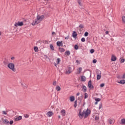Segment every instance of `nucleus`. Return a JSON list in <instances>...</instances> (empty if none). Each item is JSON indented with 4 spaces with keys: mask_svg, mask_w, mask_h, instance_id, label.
I'll list each match as a JSON object with an SVG mask.
<instances>
[{
    "mask_svg": "<svg viewBox=\"0 0 125 125\" xmlns=\"http://www.w3.org/2000/svg\"><path fill=\"white\" fill-rule=\"evenodd\" d=\"M90 114V110H89L88 108L87 109V110H83V113H82V109H80L78 114V116L80 119H82L83 118V116L84 115V119L86 118H87L88 117V115Z\"/></svg>",
    "mask_w": 125,
    "mask_h": 125,
    "instance_id": "f257e3e1",
    "label": "nucleus"
},
{
    "mask_svg": "<svg viewBox=\"0 0 125 125\" xmlns=\"http://www.w3.org/2000/svg\"><path fill=\"white\" fill-rule=\"evenodd\" d=\"M8 68L13 71V72H16V69H15V65L13 63H9L7 65Z\"/></svg>",
    "mask_w": 125,
    "mask_h": 125,
    "instance_id": "f03ea898",
    "label": "nucleus"
},
{
    "mask_svg": "<svg viewBox=\"0 0 125 125\" xmlns=\"http://www.w3.org/2000/svg\"><path fill=\"white\" fill-rule=\"evenodd\" d=\"M101 79V71L99 70H97V80L99 81Z\"/></svg>",
    "mask_w": 125,
    "mask_h": 125,
    "instance_id": "7ed1b4c3",
    "label": "nucleus"
},
{
    "mask_svg": "<svg viewBox=\"0 0 125 125\" xmlns=\"http://www.w3.org/2000/svg\"><path fill=\"white\" fill-rule=\"evenodd\" d=\"M88 86L89 88H90V89H92V88H94V86H93V85H92V83H91V80H90L88 82Z\"/></svg>",
    "mask_w": 125,
    "mask_h": 125,
    "instance_id": "20e7f679",
    "label": "nucleus"
},
{
    "mask_svg": "<svg viewBox=\"0 0 125 125\" xmlns=\"http://www.w3.org/2000/svg\"><path fill=\"white\" fill-rule=\"evenodd\" d=\"M39 23H40V21H39V20H38V18H37V19L32 22V25L33 26H35V25H36V24H39Z\"/></svg>",
    "mask_w": 125,
    "mask_h": 125,
    "instance_id": "39448f33",
    "label": "nucleus"
},
{
    "mask_svg": "<svg viewBox=\"0 0 125 125\" xmlns=\"http://www.w3.org/2000/svg\"><path fill=\"white\" fill-rule=\"evenodd\" d=\"M23 21H18V23L15 24V27H18L19 26H23Z\"/></svg>",
    "mask_w": 125,
    "mask_h": 125,
    "instance_id": "423d86ee",
    "label": "nucleus"
},
{
    "mask_svg": "<svg viewBox=\"0 0 125 125\" xmlns=\"http://www.w3.org/2000/svg\"><path fill=\"white\" fill-rule=\"evenodd\" d=\"M71 70H72V68L70 67H68L66 71V74H67V75L71 74V73H72V71Z\"/></svg>",
    "mask_w": 125,
    "mask_h": 125,
    "instance_id": "0eeeda50",
    "label": "nucleus"
},
{
    "mask_svg": "<svg viewBox=\"0 0 125 125\" xmlns=\"http://www.w3.org/2000/svg\"><path fill=\"white\" fill-rule=\"evenodd\" d=\"M57 45L58 46H63V42L62 41H58L57 42Z\"/></svg>",
    "mask_w": 125,
    "mask_h": 125,
    "instance_id": "6e6552de",
    "label": "nucleus"
},
{
    "mask_svg": "<svg viewBox=\"0 0 125 125\" xmlns=\"http://www.w3.org/2000/svg\"><path fill=\"white\" fill-rule=\"evenodd\" d=\"M37 18V20L42 21V19H43V18H44V16H43V15H42L41 16H38Z\"/></svg>",
    "mask_w": 125,
    "mask_h": 125,
    "instance_id": "1a4fd4ad",
    "label": "nucleus"
},
{
    "mask_svg": "<svg viewBox=\"0 0 125 125\" xmlns=\"http://www.w3.org/2000/svg\"><path fill=\"white\" fill-rule=\"evenodd\" d=\"M47 115L49 117H52L53 116V112L52 111H49L47 113Z\"/></svg>",
    "mask_w": 125,
    "mask_h": 125,
    "instance_id": "9d476101",
    "label": "nucleus"
},
{
    "mask_svg": "<svg viewBox=\"0 0 125 125\" xmlns=\"http://www.w3.org/2000/svg\"><path fill=\"white\" fill-rule=\"evenodd\" d=\"M61 113L62 115V116H63V117H65V115H66V111L65 110V109H62L61 111Z\"/></svg>",
    "mask_w": 125,
    "mask_h": 125,
    "instance_id": "9b49d317",
    "label": "nucleus"
},
{
    "mask_svg": "<svg viewBox=\"0 0 125 125\" xmlns=\"http://www.w3.org/2000/svg\"><path fill=\"white\" fill-rule=\"evenodd\" d=\"M2 121L4 124H5V125H7V124L9 123L7 119H3V118H2Z\"/></svg>",
    "mask_w": 125,
    "mask_h": 125,
    "instance_id": "f8f14e48",
    "label": "nucleus"
},
{
    "mask_svg": "<svg viewBox=\"0 0 125 125\" xmlns=\"http://www.w3.org/2000/svg\"><path fill=\"white\" fill-rule=\"evenodd\" d=\"M77 36H78V34H77V32L76 31H73L72 33L73 38L76 39V38H77Z\"/></svg>",
    "mask_w": 125,
    "mask_h": 125,
    "instance_id": "ddd939ff",
    "label": "nucleus"
},
{
    "mask_svg": "<svg viewBox=\"0 0 125 125\" xmlns=\"http://www.w3.org/2000/svg\"><path fill=\"white\" fill-rule=\"evenodd\" d=\"M22 120V116H20L18 117H16V118H15V121L16 122H18V121H20Z\"/></svg>",
    "mask_w": 125,
    "mask_h": 125,
    "instance_id": "4468645a",
    "label": "nucleus"
},
{
    "mask_svg": "<svg viewBox=\"0 0 125 125\" xmlns=\"http://www.w3.org/2000/svg\"><path fill=\"white\" fill-rule=\"evenodd\" d=\"M81 79L82 82H85V81H86V78H85V76H82L81 77Z\"/></svg>",
    "mask_w": 125,
    "mask_h": 125,
    "instance_id": "2eb2a0df",
    "label": "nucleus"
},
{
    "mask_svg": "<svg viewBox=\"0 0 125 125\" xmlns=\"http://www.w3.org/2000/svg\"><path fill=\"white\" fill-rule=\"evenodd\" d=\"M111 60V61H116L117 60V57L114 55H112Z\"/></svg>",
    "mask_w": 125,
    "mask_h": 125,
    "instance_id": "dca6fc26",
    "label": "nucleus"
},
{
    "mask_svg": "<svg viewBox=\"0 0 125 125\" xmlns=\"http://www.w3.org/2000/svg\"><path fill=\"white\" fill-rule=\"evenodd\" d=\"M69 99L71 102H74V101H75V97L74 96H71L70 97Z\"/></svg>",
    "mask_w": 125,
    "mask_h": 125,
    "instance_id": "f3484780",
    "label": "nucleus"
},
{
    "mask_svg": "<svg viewBox=\"0 0 125 125\" xmlns=\"http://www.w3.org/2000/svg\"><path fill=\"white\" fill-rule=\"evenodd\" d=\"M81 90H83V92H86V86L83 85L82 86V89Z\"/></svg>",
    "mask_w": 125,
    "mask_h": 125,
    "instance_id": "a211bd4d",
    "label": "nucleus"
},
{
    "mask_svg": "<svg viewBox=\"0 0 125 125\" xmlns=\"http://www.w3.org/2000/svg\"><path fill=\"white\" fill-rule=\"evenodd\" d=\"M118 83H120L121 84H125V80H122L120 82H118Z\"/></svg>",
    "mask_w": 125,
    "mask_h": 125,
    "instance_id": "6ab92c4d",
    "label": "nucleus"
},
{
    "mask_svg": "<svg viewBox=\"0 0 125 125\" xmlns=\"http://www.w3.org/2000/svg\"><path fill=\"white\" fill-rule=\"evenodd\" d=\"M22 87L24 89H27V87H28V85H27L26 84H23L21 83Z\"/></svg>",
    "mask_w": 125,
    "mask_h": 125,
    "instance_id": "aec40b11",
    "label": "nucleus"
},
{
    "mask_svg": "<svg viewBox=\"0 0 125 125\" xmlns=\"http://www.w3.org/2000/svg\"><path fill=\"white\" fill-rule=\"evenodd\" d=\"M59 50H60V52H65V49L63 48H59Z\"/></svg>",
    "mask_w": 125,
    "mask_h": 125,
    "instance_id": "412c9836",
    "label": "nucleus"
},
{
    "mask_svg": "<svg viewBox=\"0 0 125 125\" xmlns=\"http://www.w3.org/2000/svg\"><path fill=\"white\" fill-rule=\"evenodd\" d=\"M56 89L57 91H60L61 90V87L59 86H57L56 87Z\"/></svg>",
    "mask_w": 125,
    "mask_h": 125,
    "instance_id": "4be33fe9",
    "label": "nucleus"
},
{
    "mask_svg": "<svg viewBox=\"0 0 125 125\" xmlns=\"http://www.w3.org/2000/svg\"><path fill=\"white\" fill-rule=\"evenodd\" d=\"M121 125H125V119L123 118L121 119Z\"/></svg>",
    "mask_w": 125,
    "mask_h": 125,
    "instance_id": "5701e85b",
    "label": "nucleus"
},
{
    "mask_svg": "<svg viewBox=\"0 0 125 125\" xmlns=\"http://www.w3.org/2000/svg\"><path fill=\"white\" fill-rule=\"evenodd\" d=\"M64 54L66 55V54L69 56V55H70L71 54V52H70L69 51H66L65 53Z\"/></svg>",
    "mask_w": 125,
    "mask_h": 125,
    "instance_id": "b1692460",
    "label": "nucleus"
},
{
    "mask_svg": "<svg viewBox=\"0 0 125 125\" xmlns=\"http://www.w3.org/2000/svg\"><path fill=\"white\" fill-rule=\"evenodd\" d=\"M50 48L51 50H54V46H53V45L52 44H51L50 45Z\"/></svg>",
    "mask_w": 125,
    "mask_h": 125,
    "instance_id": "393cba45",
    "label": "nucleus"
},
{
    "mask_svg": "<svg viewBox=\"0 0 125 125\" xmlns=\"http://www.w3.org/2000/svg\"><path fill=\"white\" fill-rule=\"evenodd\" d=\"M34 50L35 52H38V51H39V48L37 46L34 47Z\"/></svg>",
    "mask_w": 125,
    "mask_h": 125,
    "instance_id": "a878e982",
    "label": "nucleus"
},
{
    "mask_svg": "<svg viewBox=\"0 0 125 125\" xmlns=\"http://www.w3.org/2000/svg\"><path fill=\"white\" fill-rule=\"evenodd\" d=\"M82 71H83V68L82 67H79L78 71L79 74H81V73H82Z\"/></svg>",
    "mask_w": 125,
    "mask_h": 125,
    "instance_id": "bb28decb",
    "label": "nucleus"
},
{
    "mask_svg": "<svg viewBox=\"0 0 125 125\" xmlns=\"http://www.w3.org/2000/svg\"><path fill=\"white\" fill-rule=\"evenodd\" d=\"M74 49H75L76 50H78V49H79V46H78V45H77V44L75 45V46H74Z\"/></svg>",
    "mask_w": 125,
    "mask_h": 125,
    "instance_id": "cd10ccee",
    "label": "nucleus"
},
{
    "mask_svg": "<svg viewBox=\"0 0 125 125\" xmlns=\"http://www.w3.org/2000/svg\"><path fill=\"white\" fill-rule=\"evenodd\" d=\"M87 97H88V94H87V93H84V99H86V98H87Z\"/></svg>",
    "mask_w": 125,
    "mask_h": 125,
    "instance_id": "c85d7f7f",
    "label": "nucleus"
},
{
    "mask_svg": "<svg viewBox=\"0 0 125 125\" xmlns=\"http://www.w3.org/2000/svg\"><path fill=\"white\" fill-rule=\"evenodd\" d=\"M78 4H79L81 6H83V4H82V2H81V0H78Z\"/></svg>",
    "mask_w": 125,
    "mask_h": 125,
    "instance_id": "c756f323",
    "label": "nucleus"
},
{
    "mask_svg": "<svg viewBox=\"0 0 125 125\" xmlns=\"http://www.w3.org/2000/svg\"><path fill=\"white\" fill-rule=\"evenodd\" d=\"M108 123H109V124H110V125H112L113 124V120H112L111 119H109L108 120Z\"/></svg>",
    "mask_w": 125,
    "mask_h": 125,
    "instance_id": "7c9ffc66",
    "label": "nucleus"
},
{
    "mask_svg": "<svg viewBox=\"0 0 125 125\" xmlns=\"http://www.w3.org/2000/svg\"><path fill=\"white\" fill-rule=\"evenodd\" d=\"M78 100H79L80 102L83 100V96H81V97L78 98Z\"/></svg>",
    "mask_w": 125,
    "mask_h": 125,
    "instance_id": "2f4dec72",
    "label": "nucleus"
},
{
    "mask_svg": "<svg viewBox=\"0 0 125 125\" xmlns=\"http://www.w3.org/2000/svg\"><path fill=\"white\" fill-rule=\"evenodd\" d=\"M78 102V101L77 100H76L74 102V107L75 108H76V107H77V103Z\"/></svg>",
    "mask_w": 125,
    "mask_h": 125,
    "instance_id": "473e14b6",
    "label": "nucleus"
},
{
    "mask_svg": "<svg viewBox=\"0 0 125 125\" xmlns=\"http://www.w3.org/2000/svg\"><path fill=\"white\" fill-rule=\"evenodd\" d=\"M122 21L124 22V23H125V17L124 16L122 17Z\"/></svg>",
    "mask_w": 125,
    "mask_h": 125,
    "instance_id": "72a5a7b5",
    "label": "nucleus"
},
{
    "mask_svg": "<svg viewBox=\"0 0 125 125\" xmlns=\"http://www.w3.org/2000/svg\"><path fill=\"white\" fill-rule=\"evenodd\" d=\"M79 28H81V29H83L84 27L83 26V25L82 24H80L79 26Z\"/></svg>",
    "mask_w": 125,
    "mask_h": 125,
    "instance_id": "f704fd0d",
    "label": "nucleus"
},
{
    "mask_svg": "<svg viewBox=\"0 0 125 125\" xmlns=\"http://www.w3.org/2000/svg\"><path fill=\"white\" fill-rule=\"evenodd\" d=\"M81 41L83 42H85V39L84 38H82L81 39Z\"/></svg>",
    "mask_w": 125,
    "mask_h": 125,
    "instance_id": "c9c22d12",
    "label": "nucleus"
},
{
    "mask_svg": "<svg viewBox=\"0 0 125 125\" xmlns=\"http://www.w3.org/2000/svg\"><path fill=\"white\" fill-rule=\"evenodd\" d=\"M101 101V99H99V98H97L95 99V101H97V102H99V101Z\"/></svg>",
    "mask_w": 125,
    "mask_h": 125,
    "instance_id": "e433bc0d",
    "label": "nucleus"
},
{
    "mask_svg": "<svg viewBox=\"0 0 125 125\" xmlns=\"http://www.w3.org/2000/svg\"><path fill=\"white\" fill-rule=\"evenodd\" d=\"M2 114H3V115H7V111H2Z\"/></svg>",
    "mask_w": 125,
    "mask_h": 125,
    "instance_id": "4c0bfd02",
    "label": "nucleus"
},
{
    "mask_svg": "<svg viewBox=\"0 0 125 125\" xmlns=\"http://www.w3.org/2000/svg\"><path fill=\"white\" fill-rule=\"evenodd\" d=\"M84 36V37H87V36H88V32H85Z\"/></svg>",
    "mask_w": 125,
    "mask_h": 125,
    "instance_id": "58836bf2",
    "label": "nucleus"
},
{
    "mask_svg": "<svg viewBox=\"0 0 125 125\" xmlns=\"http://www.w3.org/2000/svg\"><path fill=\"white\" fill-rule=\"evenodd\" d=\"M125 59H121V61H120V62L121 63H124L125 62Z\"/></svg>",
    "mask_w": 125,
    "mask_h": 125,
    "instance_id": "ea45409f",
    "label": "nucleus"
},
{
    "mask_svg": "<svg viewBox=\"0 0 125 125\" xmlns=\"http://www.w3.org/2000/svg\"><path fill=\"white\" fill-rule=\"evenodd\" d=\"M60 61H61L60 59L58 58L57 59V64H59V63H60Z\"/></svg>",
    "mask_w": 125,
    "mask_h": 125,
    "instance_id": "a19ab883",
    "label": "nucleus"
},
{
    "mask_svg": "<svg viewBox=\"0 0 125 125\" xmlns=\"http://www.w3.org/2000/svg\"><path fill=\"white\" fill-rule=\"evenodd\" d=\"M105 85V84L104 83H103L100 84L101 87H104V86Z\"/></svg>",
    "mask_w": 125,
    "mask_h": 125,
    "instance_id": "79ce46f5",
    "label": "nucleus"
},
{
    "mask_svg": "<svg viewBox=\"0 0 125 125\" xmlns=\"http://www.w3.org/2000/svg\"><path fill=\"white\" fill-rule=\"evenodd\" d=\"M96 62H97V60H96V59H94L93 60V63H94V64H95V63H96Z\"/></svg>",
    "mask_w": 125,
    "mask_h": 125,
    "instance_id": "37998d69",
    "label": "nucleus"
},
{
    "mask_svg": "<svg viewBox=\"0 0 125 125\" xmlns=\"http://www.w3.org/2000/svg\"><path fill=\"white\" fill-rule=\"evenodd\" d=\"M103 107L102 103H101L99 105V109H101Z\"/></svg>",
    "mask_w": 125,
    "mask_h": 125,
    "instance_id": "c03bdc74",
    "label": "nucleus"
},
{
    "mask_svg": "<svg viewBox=\"0 0 125 125\" xmlns=\"http://www.w3.org/2000/svg\"><path fill=\"white\" fill-rule=\"evenodd\" d=\"M94 52V49H91L90 50V53H93Z\"/></svg>",
    "mask_w": 125,
    "mask_h": 125,
    "instance_id": "a18cd8bd",
    "label": "nucleus"
},
{
    "mask_svg": "<svg viewBox=\"0 0 125 125\" xmlns=\"http://www.w3.org/2000/svg\"><path fill=\"white\" fill-rule=\"evenodd\" d=\"M24 118H29V115H28V114H25V115H24Z\"/></svg>",
    "mask_w": 125,
    "mask_h": 125,
    "instance_id": "49530a36",
    "label": "nucleus"
},
{
    "mask_svg": "<svg viewBox=\"0 0 125 125\" xmlns=\"http://www.w3.org/2000/svg\"><path fill=\"white\" fill-rule=\"evenodd\" d=\"M9 124H10V125H13V120H11Z\"/></svg>",
    "mask_w": 125,
    "mask_h": 125,
    "instance_id": "de8ad7c7",
    "label": "nucleus"
},
{
    "mask_svg": "<svg viewBox=\"0 0 125 125\" xmlns=\"http://www.w3.org/2000/svg\"><path fill=\"white\" fill-rule=\"evenodd\" d=\"M52 36H56V33H55V32H53L52 33Z\"/></svg>",
    "mask_w": 125,
    "mask_h": 125,
    "instance_id": "09e8293b",
    "label": "nucleus"
},
{
    "mask_svg": "<svg viewBox=\"0 0 125 125\" xmlns=\"http://www.w3.org/2000/svg\"><path fill=\"white\" fill-rule=\"evenodd\" d=\"M76 63H77V64H81L80 61H79L78 60L76 61Z\"/></svg>",
    "mask_w": 125,
    "mask_h": 125,
    "instance_id": "8fccbe9b",
    "label": "nucleus"
},
{
    "mask_svg": "<svg viewBox=\"0 0 125 125\" xmlns=\"http://www.w3.org/2000/svg\"><path fill=\"white\" fill-rule=\"evenodd\" d=\"M96 121H98V120H99V117H96L95 118Z\"/></svg>",
    "mask_w": 125,
    "mask_h": 125,
    "instance_id": "3c124183",
    "label": "nucleus"
},
{
    "mask_svg": "<svg viewBox=\"0 0 125 125\" xmlns=\"http://www.w3.org/2000/svg\"><path fill=\"white\" fill-rule=\"evenodd\" d=\"M53 85H54V86L56 85V81H54V82H53Z\"/></svg>",
    "mask_w": 125,
    "mask_h": 125,
    "instance_id": "603ef678",
    "label": "nucleus"
},
{
    "mask_svg": "<svg viewBox=\"0 0 125 125\" xmlns=\"http://www.w3.org/2000/svg\"><path fill=\"white\" fill-rule=\"evenodd\" d=\"M44 57L45 58V59H49V58L47 57V56L46 55H44Z\"/></svg>",
    "mask_w": 125,
    "mask_h": 125,
    "instance_id": "864d4df0",
    "label": "nucleus"
},
{
    "mask_svg": "<svg viewBox=\"0 0 125 125\" xmlns=\"http://www.w3.org/2000/svg\"><path fill=\"white\" fill-rule=\"evenodd\" d=\"M69 35H68L65 38V40H68L69 39Z\"/></svg>",
    "mask_w": 125,
    "mask_h": 125,
    "instance_id": "5fc2aeb1",
    "label": "nucleus"
},
{
    "mask_svg": "<svg viewBox=\"0 0 125 125\" xmlns=\"http://www.w3.org/2000/svg\"><path fill=\"white\" fill-rule=\"evenodd\" d=\"M122 79H125V73L123 75Z\"/></svg>",
    "mask_w": 125,
    "mask_h": 125,
    "instance_id": "6e6d98bb",
    "label": "nucleus"
},
{
    "mask_svg": "<svg viewBox=\"0 0 125 125\" xmlns=\"http://www.w3.org/2000/svg\"><path fill=\"white\" fill-rule=\"evenodd\" d=\"M105 34L106 35H108V34H109V31H105Z\"/></svg>",
    "mask_w": 125,
    "mask_h": 125,
    "instance_id": "4d7b16f0",
    "label": "nucleus"
},
{
    "mask_svg": "<svg viewBox=\"0 0 125 125\" xmlns=\"http://www.w3.org/2000/svg\"><path fill=\"white\" fill-rule=\"evenodd\" d=\"M15 59V58H14V57H12L11 59V60H14V59Z\"/></svg>",
    "mask_w": 125,
    "mask_h": 125,
    "instance_id": "13d9d810",
    "label": "nucleus"
},
{
    "mask_svg": "<svg viewBox=\"0 0 125 125\" xmlns=\"http://www.w3.org/2000/svg\"><path fill=\"white\" fill-rule=\"evenodd\" d=\"M76 95L77 96H79V95H80V92L77 93Z\"/></svg>",
    "mask_w": 125,
    "mask_h": 125,
    "instance_id": "bf43d9fd",
    "label": "nucleus"
},
{
    "mask_svg": "<svg viewBox=\"0 0 125 125\" xmlns=\"http://www.w3.org/2000/svg\"><path fill=\"white\" fill-rule=\"evenodd\" d=\"M55 66L57 68V63H55Z\"/></svg>",
    "mask_w": 125,
    "mask_h": 125,
    "instance_id": "052dcab7",
    "label": "nucleus"
},
{
    "mask_svg": "<svg viewBox=\"0 0 125 125\" xmlns=\"http://www.w3.org/2000/svg\"><path fill=\"white\" fill-rule=\"evenodd\" d=\"M98 103V102H97V101H96V102L95 103V105L97 104Z\"/></svg>",
    "mask_w": 125,
    "mask_h": 125,
    "instance_id": "680f3d73",
    "label": "nucleus"
},
{
    "mask_svg": "<svg viewBox=\"0 0 125 125\" xmlns=\"http://www.w3.org/2000/svg\"><path fill=\"white\" fill-rule=\"evenodd\" d=\"M58 118H59V119H61V116L60 115H59V116H58Z\"/></svg>",
    "mask_w": 125,
    "mask_h": 125,
    "instance_id": "e2e57ef3",
    "label": "nucleus"
},
{
    "mask_svg": "<svg viewBox=\"0 0 125 125\" xmlns=\"http://www.w3.org/2000/svg\"><path fill=\"white\" fill-rule=\"evenodd\" d=\"M0 35H1V32L0 31Z\"/></svg>",
    "mask_w": 125,
    "mask_h": 125,
    "instance_id": "0e129e2a",
    "label": "nucleus"
},
{
    "mask_svg": "<svg viewBox=\"0 0 125 125\" xmlns=\"http://www.w3.org/2000/svg\"><path fill=\"white\" fill-rule=\"evenodd\" d=\"M85 103L84 102L83 103V105H85Z\"/></svg>",
    "mask_w": 125,
    "mask_h": 125,
    "instance_id": "69168bd1",
    "label": "nucleus"
}]
</instances>
